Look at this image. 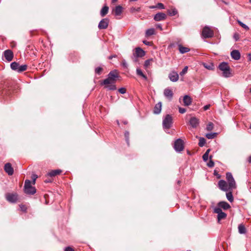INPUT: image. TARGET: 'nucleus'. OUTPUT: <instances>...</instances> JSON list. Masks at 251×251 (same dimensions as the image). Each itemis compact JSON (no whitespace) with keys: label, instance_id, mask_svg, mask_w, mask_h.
Here are the masks:
<instances>
[{"label":"nucleus","instance_id":"1","mask_svg":"<svg viewBox=\"0 0 251 251\" xmlns=\"http://www.w3.org/2000/svg\"><path fill=\"white\" fill-rule=\"evenodd\" d=\"M119 77V75L116 70L111 71L107 75V78L104 79L102 82L100 83L101 85H107L110 83H115L116 78Z\"/></svg>","mask_w":251,"mask_h":251},{"label":"nucleus","instance_id":"2","mask_svg":"<svg viewBox=\"0 0 251 251\" xmlns=\"http://www.w3.org/2000/svg\"><path fill=\"white\" fill-rule=\"evenodd\" d=\"M24 191L25 193L28 195H33L36 192L35 188L31 185V181L28 179L25 180Z\"/></svg>","mask_w":251,"mask_h":251},{"label":"nucleus","instance_id":"3","mask_svg":"<svg viewBox=\"0 0 251 251\" xmlns=\"http://www.w3.org/2000/svg\"><path fill=\"white\" fill-rule=\"evenodd\" d=\"M226 179L227 180V184H228L229 188H230L231 191H233V190L236 189V182L231 173L228 172L226 173Z\"/></svg>","mask_w":251,"mask_h":251},{"label":"nucleus","instance_id":"4","mask_svg":"<svg viewBox=\"0 0 251 251\" xmlns=\"http://www.w3.org/2000/svg\"><path fill=\"white\" fill-rule=\"evenodd\" d=\"M172 117L169 114L166 115L163 120L162 125L163 128L164 129H169L172 126Z\"/></svg>","mask_w":251,"mask_h":251},{"label":"nucleus","instance_id":"5","mask_svg":"<svg viewBox=\"0 0 251 251\" xmlns=\"http://www.w3.org/2000/svg\"><path fill=\"white\" fill-rule=\"evenodd\" d=\"M201 35L204 38H209L213 36L214 32L209 27L205 26L202 29Z\"/></svg>","mask_w":251,"mask_h":251},{"label":"nucleus","instance_id":"6","mask_svg":"<svg viewBox=\"0 0 251 251\" xmlns=\"http://www.w3.org/2000/svg\"><path fill=\"white\" fill-rule=\"evenodd\" d=\"M145 54V51L140 48H136L135 49V52L133 53L132 59L134 61L136 62L137 61L138 57H142Z\"/></svg>","mask_w":251,"mask_h":251},{"label":"nucleus","instance_id":"7","mask_svg":"<svg viewBox=\"0 0 251 251\" xmlns=\"http://www.w3.org/2000/svg\"><path fill=\"white\" fill-rule=\"evenodd\" d=\"M174 148L177 152H180L183 151L184 149L183 141L180 138L176 140L174 143Z\"/></svg>","mask_w":251,"mask_h":251},{"label":"nucleus","instance_id":"8","mask_svg":"<svg viewBox=\"0 0 251 251\" xmlns=\"http://www.w3.org/2000/svg\"><path fill=\"white\" fill-rule=\"evenodd\" d=\"M218 187L220 190L223 191H231L227 183L224 180L221 179L219 181L218 183Z\"/></svg>","mask_w":251,"mask_h":251},{"label":"nucleus","instance_id":"9","mask_svg":"<svg viewBox=\"0 0 251 251\" xmlns=\"http://www.w3.org/2000/svg\"><path fill=\"white\" fill-rule=\"evenodd\" d=\"M214 212L218 214L217 218L219 222L221 220L226 218V213L223 212L222 209L219 207H215L214 209Z\"/></svg>","mask_w":251,"mask_h":251},{"label":"nucleus","instance_id":"10","mask_svg":"<svg viewBox=\"0 0 251 251\" xmlns=\"http://www.w3.org/2000/svg\"><path fill=\"white\" fill-rule=\"evenodd\" d=\"M6 199L10 202H16L18 199V195L16 194L8 193L6 195Z\"/></svg>","mask_w":251,"mask_h":251},{"label":"nucleus","instance_id":"11","mask_svg":"<svg viewBox=\"0 0 251 251\" xmlns=\"http://www.w3.org/2000/svg\"><path fill=\"white\" fill-rule=\"evenodd\" d=\"M109 20L107 18L102 19L99 24L98 27L100 29H106L108 25Z\"/></svg>","mask_w":251,"mask_h":251},{"label":"nucleus","instance_id":"12","mask_svg":"<svg viewBox=\"0 0 251 251\" xmlns=\"http://www.w3.org/2000/svg\"><path fill=\"white\" fill-rule=\"evenodd\" d=\"M3 55L5 59L8 61H11L13 58V52L10 50H7L3 52Z\"/></svg>","mask_w":251,"mask_h":251},{"label":"nucleus","instance_id":"13","mask_svg":"<svg viewBox=\"0 0 251 251\" xmlns=\"http://www.w3.org/2000/svg\"><path fill=\"white\" fill-rule=\"evenodd\" d=\"M166 17V15L165 13L159 12L154 15V20L155 21H161L165 20Z\"/></svg>","mask_w":251,"mask_h":251},{"label":"nucleus","instance_id":"14","mask_svg":"<svg viewBox=\"0 0 251 251\" xmlns=\"http://www.w3.org/2000/svg\"><path fill=\"white\" fill-rule=\"evenodd\" d=\"M191 126L193 128H196L199 125V120L195 117H191L189 121Z\"/></svg>","mask_w":251,"mask_h":251},{"label":"nucleus","instance_id":"15","mask_svg":"<svg viewBox=\"0 0 251 251\" xmlns=\"http://www.w3.org/2000/svg\"><path fill=\"white\" fill-rule=\"evenodd\" d=\"M4 170L8 175L11 176L13 174V169L12 167L11 164L9 163H7L5 164Z\"/></svg>","mask_w":251,"mask_h":251},{"label":"nucleus","instance_id":"16","mask_svg":"<svg viewBox=\"0 0 251 251\" xmlns=\"http://www.w3.org/2000/svg\"><path fill=\"white\" fill-rule=\"evenodd\" d=\"M178 76L177 73L175 71L172 72L169 75L170 79L173 82L177 81L178 79Z\"/></svg>","mask_w":251,"mask_h":251},{"label":"nucleus","instance_id":"17","mask_svg":"<svg viewBox=\"0 0 251 251\" xmlns=\"http://www.w3.org/2000/svg\"><path fill=\"white\" fill-rule=\"evenodd\" d=\"M231 57L236 60H238L240 58L241 55L240 52L238 50H233L230 53Z\"/></svg>","mask_w":251,"mask_h":251},{"label":"nucleus","instance_id":"18","mask_svg":"<svg viewBox=\"0 0 251 251\" xmlns=\"http://www.w3.org/2000/svg\"><path fill=\"white\" fill-rule=\"evenodd\" d=\"M164 95L169 100H171L173 96V93L171 89H165L164 91Z\"/></svg>","mask_w":251,"mask_h":251},{"label":"nucleus","instance_id":"19","mask_svg":"<svg viewBox=\"0 0 251 251\" xmlns=\"http://www.w3.org/2000/svg\"><path fill=\"white\" fill-rule=\"evenodd\" d=\"M219 208L221 209V208H223L224 210H227L230 207V205L226 201H220L218 204Z\"/></svg>","mask_w":251,"mask_h":251},{"label":"nucleus","instance_id":"20","mask_svg":"<svg viewBox=\"0 0 251 251\" xmlns=\"http://www.w3.org/2000/svg\"><path fill=\"white\" fill-rule=\"evenodd\" d=\"M162 109V103L161 102H158L154 106L153 113L156 114H158L161 112Z\"/></svg>","mask_w":251,"mask_h":251},{"label":"nucleus","instance_id":"21","mask_svg":"<svg viewBox=\"0 0 251 251\" xmlns=\"http://www.w3.org/2000/svg\"><path fill=\"white\" fill-rule=\"evenodd\" d=\"M113 11L116 16H120L123 12V7L121 5L116 6Z\"/></svg>","mask_w":251,"mask_h":251},{"label":"nucleus","instance_id":"22","mask_svg":"<svg viewBox=\"0 0 251 251\" xmlns=\"http://www.w3.org/2000/svg\"><path fill=\"white\" fill-rule=\"evenodd\" d=\"M183 102L185 106H189L192 103V99L188 95H185L183 98Z\"/></svg>","mask_w":251,"mask_h":251},{"label":"nucleus","instance_id":"23","mask_svg":"<svg viewBox=\"0 0 251 251\" xmlns=\"http://www.w3.org/2000/svg\"><path fill=\"white\" fill-rule=\"evenodd\" d=\"M61 172L62 171L59 169L51 170L47 174V176L50 177H53L60 174Z\"/></svg>","mask_w":251,"mask_h":251},{"label":"nucleus","instance_id":"24","mask_svg":"<svg viewBox=\"0 0 251 251\" xmlns=\"http://www.w3.org/2000/svg\"><path fill=\"white\" fill-rule=\"evenodd\" d=\"M219 68L220 70L223 71H226V69H229V67L227 63L223 62L219 64Z\"/></svg>","mask_w":251,"mask_h":251},{"label":"nucleus","instance_id":"25","mask_svg":"<svg viewBox=\"0 0 251 251\" xmlns=\"http://www.w3.org/2000/svg\"><path fill=\"white\" fill-rule=\"evenodd\" d=\"M104 88L107 89L108 90L114 91L117 89L116 86L115 84V83H108L107 85H104Z\"/></svg>","mask_w":251,"mask_h":251},{"label":"nucleus","instance_id":"26","mask_svg":"<svg viewBox=\"0 0 251 251\" xmlns=\"http://www.w3.org/2000/svg\"><path fill=\"white\" fill-rule=\"evenodd\" d=\"M178 49L179 52L182 54L188 52L190 51L189 48L183 47L181 45L178 46Z\"/></svg>","mask_w":251,"mask_h":251},{"label":"nucleus","instance_id":"27","mask_svg":"<svg viewBox=\"0 0 251 251\" xmlns=\"http://www.w3.org/2000/svg\"><path fill=\"white\" fill-rule=\"evenodd\" d=\"M108 10H109V7L107 6H106V5L104 6L100 10V14L101 16V17L105 16L107 14V13L108 12Z\"/></svg>","mask_w":251,"mask_h":251},{"label":"nucleus","instance_id":"28","mask_svg":"<svg viewBox=\"0 0 251 251\" xmlns=\"http://www.w3.org/2000/svg\"><path fill=\"white\" fill-rule=\"evenodd\" d=\"M238 232L240 234H245L247 232L246 229L243 224H240L238 227Z\"/></svg>","mask_w":251,"mask_h":251},{"label":"nucleus","instance_id":"29","mask_svg":"<svg viewBox=\"0 0 251 251\" xmlns=\"http://www.w3.org/2000/svg\"><path fill=\"white\" fill-rule=\"evenodd\" d=\"M232 191H226V197L228 201H229L230 202H232L234 200Z\"/></svg>","mask_w":251,"mask_h":251},{"label":"nucleus","instance_id":"30","mask_svg":"<svg viewBox=\"0 0 251 251\" xmlns=\"http://www.w3.org/2000/svg\"><path fill=\"white\" fill-rule=\"evenodd\" d=\"M155 33V29L153 28L148 29L146 31V36L149 37Z\"/></svg>","mask_w":251,"mask_h":251},{"label":"nucleus","instance_id":"31","mask_svg":"<svg viewBox=\"0 0 251 251\" xmlns=\"http://www.w3.org/2000/svg\"><path fill=\"white\" fill-rule=\"evenodd\" d=\"M136 73L137 75L142 77L145 80H147L148 78L142 72L141 69L137 68L136 69Z\"/></svg>","mask_w":251,"mask_h":251},{"label":"nucleus","instance_id":"32","mask_svg":"<svg viewBox=\"0 0 251 251\" xmlns=\"http://www.w3.org/2000/svg\"><path fill=\"white\" fill-rule=\"evenodd\" d=\"M19 64L17 62H13L11 63L10 67L14 71H17L19 68Z\"/></svg>","mask_w":251,"mask_h":251},{"label":"nucleus","instance_id":"33","mask_svg":"<svg viewBox=\"0 0 251 251\" xmlns=\"http://www.w3.org/2000/svg\"><path fill=\"white\" fill-rule=\"evenodd\" d=\"M223 76L225 77H229L230 76L231 73L229 69H226V71H223Z\"/></svg>","mask_w":251,"mask_h":251},{"label":"nucleus","instance_id":"34","mask_svg":"<svg viewBox=\"0 0 251 251\" xmlns=\"http://www.w3.org/2000/svg\"><path fill=\"white\" fill-rule=\"evenodd\" d=\"M26 69H27V65H26L24 64V65H22L21 66L19 65L17 72L19 73H21V72H23L25 71Z\"/></svg>","mask_w":251,"mask_h":251},{"label":"nucleus","instance_id":"35","mask_svg":"<svg viewBox=\"0 0 251 251\" xmlns=\"http://www.w3.org/2000/svg\"><path fill=\"white\" fill-rule=\"evenodd\" d=\"M217 135V133L214 132V133H207L205 135V136L208 139H212L214 138Z\"/></svg>","mask_w":251,"mask_h":251},{"label":"nucleus","instance_id":"36","mask_svg":"<svg viewBox=\"0 0 251 251\" xmlns=\"http://www.w3.org/2000/svg\"><path fill=\"white\" fill-rule=\"evenodd\" d=\"M206 140L203 137H200L199 139V146L201 147H203L205 144Z\"/></svg>","mask_w":251,"mask_h":251},{"label":"nucleus","instance_id":"37","mask_svg":"<svg viewBox=\"0 0 251 251\" xmlns=\"http://www.w3.org/2000/svg\"><path fill=\"white\" fill-rule=\"evenodd\" d=\"M152 61V59H150L146 60L144 63L145 68H148L150 66Z\"/></svg>","mask_w":251,"mask_h":251},{"label":"nucleus","instance_id":"38","mask_svg":"<svg viewBox=\"0 0 251 251\" xmlns=\"http://www.w3.org/2000/svg\"><path fill=\"white\" fill-rule=\"evenodd\" d=\"M238 23L241 25L243 28H244L246 30H249V27L246 24H244L242 22L239 20L237 21Z\"/></svg>","mask_w":251,"mask_h":251},{"label":"nucleus","instance_id":"39","mask_svg":"<svg viewBox=\"0 0 251 251\" xmlns=\"http://www.w3.org/2000/svg\"><path fill=\"white\" fill-rule=\"evenodd\" d=\"M168 14L171 16H175L177 14V10L175 9L173 10H169L168 11Z\"/></svg>","mask_w":251,"mask_h":251},{"label":"nucleus","instance_id":"40","mask_svg":"<svg viewBox=\"0 0 251 251\" xmlns=\"http://www.w3.org/2000/svg\"><path fill=\"white\" fill-rule=\"evenodd\" d=\"M129 133L128 131H126L125 132V137L126 139V142L128 145H129Z\"/></svg>","mask_w":251,"mask_h":251},{"label":"nucleus","instance_id":"41","mask_svg":"<svg viewBox=\"0 0 251 251\" xmlns=\"http://www.w3.org/2000/svg\"><path fill=\"white\" fill-rule=\"evenodd\" d=\"M209 159H210V160L209 161V162L207 164V165L210 167V168H211V167H213L214 166V162L212 160V156L210 155L209 156Z\"/></svg>","mask_w":251,"mask_h":251},{"label":"nucleus","instance_id":"42","mask_svg":"<svg viewBox=\"0 0 251 251\" xmlns=\"http://www.w3.org/2000/svg\"><path fill=\"white\" fill-rule=\"evenodd\" d=\"M102 70H103V69L101 67H99L95 69V73L97 74L100 75L101 74Z\"/></svg>","mask_w":251,"mask_h":251},{"label":"nucleus","instance_id":"43","mask_svg":"<svg viewBox=\"0 0 251 251\" xmlns=\"http://www.w3.org/2000/svg\"><path fill=\"white\" fill-rule=\"evenodd\" d=\"M213 128V124L212 123H209L206 126V129L208 131H211Z\"/></svg>","mask_w":251,"mask_h":251},{"label":"nucleus","instance_id":"44","mask_svg":"<svg viewBox=\"0 0 251 251\" xmlns=\"http://www.w3.org/2000/svg\"><path fill=\"white\" fill-rule=\"evenodd\" d=\"M187 71H188V67L185 66L183 69L182 71L180 72V73H179L180 75L182 76V75H184L187 73Z\"/></svg>","mask_w":251,"mask_h":251},{"label":"nucleus","instance_id":"45","mask_svg":"<svg viewBox=\"0 0 251 251\" xmlns=\"http://www.w3.org/2000/svg\"><path fill=\"white\" fill-rule=\"evenodd\" d=\"M156 7H157V8L160 9H164V6L163 3L159 2L156 5Z\"/></svg>","mask_w":251,"mask_h":251},{"label":"nucleus","instance_id":"46","mask_svg":"<svg viewBox=\"0 0 251 251\" xmlns=\"http://www.w3.org/2000/svg\"><path fill=\"white\" fill-rule=\"evenodd\" d=\"M204 66L205 68H206L209 70H212L213 69V65L212 64L207 65L206 64H204Z\"/></svg>","mask_w":251,"mask_h":251},{"label":"nucleus","instance_id":"47","mask_svg":"<svg viewBox=\"0 0 251 251\" xmlns=\"http://www.w3.org/2000/svg\"><path fill=\"white\" fill-rule=\"evenodd\" d=\"M118 91L121 94H124L126 93V89L125 88L122 87L118 89Z\"/></svg>","mask_w":251,"mask_h":251},{"label":"nucleus","instance_id":"48","mask_svg":"<svg viewBox=\"0 0 251 251\" xmlns=\"http://www.w3.org/2000/svg\"><path fill=\"white\" fill-rule=\"evenodd\" d=\"M233 38L236 41H238L239 39V34L237 33H235L233 35Z\"/></svg>","mask_w":251,"mask_h":251},{"label":"nucleus","instance_id":"49","mask_svg":"<svg viewBox=\"0 0 251 251\" xmlns=\"http://www.w3.org/2000/svg\"><path fill=\"white\" fill-rule=\"evenodd\" d=\"M64 251H75V250L71 247L68 246L65 248Z\"/></svg>","mask_w":251,"mask_h":251},{"label":"nucleus","instance_id":"50","mask_svg":"<svg viewBox=\"0 0 251 251\" xmlns=\"http://www.w3.org/2000/svg\"><path fill=\"white\" fill-rule=\"evenodd\" d=\"M202 159L203 161H206L208 159V155L207 153H204L202 156Z\"/></svg>","mask_w":251,"mask_h":251},{"label":"nucleus","instance_id":"51","mask_svg":"<svg viewBox=\"0 0 251 251\" xmlns=\"http://www.w3.org/2000/svg\"><path fill=\"white\" fill-rule=\"evenodd\" d=\"M122 65L124 68H127L128 65L125 60L122 61Z\"/></svg>","mask_w":251,"mask_h":251},{"label":"nucleus","instance_id":"52","mask_svg":"<svg viewBox=\"0 0 251 251\" xmlns=\"http://www.w3.org/2000/svg\"><path fill=\"white\" fill-rule=\"evenodd\" d=\"M37 178V175H33L32 176V182H33V184H34L35 183V181H36V179Z\"/></svg>","mask_w":251,"mask_h":251},{"label":"nucleus","instance_id":"53","mask_svg":"<svg viewBox=\"0 0 251 251\" xmlns=\"http://www.w3.org/2000/svg\"><path fill=\"white\" fill-rule=\"evenodd\" d=\"M186 112V109L184 108L179 107V112L181 114H183Z\"/></svg>","mask_w":251,"mask_h":251},{"label":"nucleus","instance_id":"54","mask_svg":"<svg viewBox=\"0 0 251 251\" xmlns=\"http://www.w3.org/2000/svg\"><path fill=\"white\" fill-rule=\"evenodd\" d=\"M210 106V104H207V105H206L204 106L203 108V110H208Z\"/></svg>","mask_w":251,"mask_h":251},{"label":"nucleus","instance_id":"55","mask_svg":"<svg viewBox=\"0 0 251 251\" xmlns=\"http://www.w3.org/2000/svg\"><path fill=\"white\" fill-rule=\"evenodd\" d=\"M143 43L148 46H150L151 45V43L147 41H144Z\"/></svg>","mask_w":251,"mask_h":251},{"label":"nucleus","instance_id":"56","mask_svg":"<svg viewBox=\"0 0 251 251\" xmlns=\"http://www.w3.org/2000/svg\"><path fill=\"white\" fill-rule=\"evenodd\" d=\"M20 208H21V210L23 211H26V207L24 206V205H22L20 206Z\"/></svg>","mask_w":251,"mask_h":251},{"label":"nucleus","instance_id":"57","mask_svg":"<svg viewBox=\"0 0 251 251\" xmlns=\"http://www.w3.org/2000/svg\"><path fill=\"white\" fill-rule=\"evenodd\" d=\"M214 175L215 176H217V177L219 178L221 177V176L219 174H218V173L216 171H214Z\"/></svg>","mask_w":251,"mask_h":251},{"label":"nucleus","instance_id":"58","mask_svg":"<svg viewBox=\"0 0 251 251\" xmlns=\"http://www.w3.org/2000/svg\"><path fill=\"white\" fill-rule=\"evenodd\" d=\"M156 27L160 29L161 30H162V26L161 24H158L156 25Z\"/></svg>","mask_w":251,"mask_h":251},{"label":"nucleus","instance_id":"59","mask_svg":"<svg viewBox=\"0 0 251 251\" xmlns=\"http://www.w3.org/2000/svg\"><path fill=\"white\" fill-rule=\"evenodd\" d=\"M248 162L250 163H251V155L248 158Z\"/></svg>","mask_w":251,"mask_h":251},{"label":"nucleus","instance_id":"60","mask_svg":"<svg viewBox=\"0 0 251 251\" xmlns=\"http://www.w3.org/2000/svg\"><path fill=\"white\" fill-rule=\"evenodd\" d=\"M210 151V149H208L204 153H207V154L208 155Z\"/></svg>","mask_w":251,"mask_h":251},{"label":"nucleus","instance_id":"61","mask_svg":"<svg viewBox=\"0 0 251 251\" xmlns=\"http://www.w3.org/2000/svg\"><path fill=\"white\" fill-rule=\"evenodd\" d=\"M150 8L151 9H154V8H157V7H156V5L155 6H151L150 7Z\"/></svg>","mask_w":251,"mask_h":251},{"label":"nucleus","instance_id":"62","mask_svg":"<svg viewBox=\"0 0 251 251\" xmlns=\"http://www.w3.org/2000/svg\"><path fill=\"white\" fill-rule=\"evenodd\" d=\"M45 182H46V183H48V182H51V180H45Z\"/></svg>","mask_w":251,"mask_h":251},{"label":"nucleus","instance_id":"63","mask_svg":"<svg viewBox=\"0 0 251 251\" xmlns=\"http://www.w3.org/2000/svg\"><path fill=\"white\" fill-rule=\"evenodd\" d=\"M117 0H112V2H115L116 1H117Z\"/></svg>","mask_w":251,"mask_h":251},{"label":"nucleus","instance_id":"64","mask_svg":"<svg viewBox=\"0 0 251 251\" xmlns=\"http://www.w3.org/2000/svg\"><path fill=\"white\" fill-rule=\"evenodd\" d=\"M112 56H110V57H109V59H112Z\"/></svg>","mask_w":251,"mask_h":251}]
</instances>
